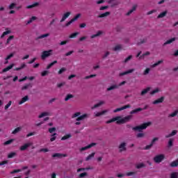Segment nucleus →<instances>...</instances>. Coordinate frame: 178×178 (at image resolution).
Segmentation results:
<instances>
[{"label":"nucleus","instance_id":"1","mask_svg":"<svg viewBox=\"0 0 178 178\" xmlns=\"http://www.w3.org/2000/svg\"><path fill=\"white\" fill-rule=\"evenodd\" d=\"M133 118V115H127L123 118L120 116L115 117L108 121H106V124H109V123H113V122H116L117 124H124V123H127V122L130 121V119Z\"/></svg>","mask_w":178,"mask_h":178},{"label":"nucleus","instance_id":"2","mask_svg":"<svg viewBox=\"0 0 178 178\" xmlns=\"http://www.w3.org/2000/svg\"><path fill=\"white\" fill-rule=\"evenodd\" d=\"M151 124H152L151 122L143 123L139 126L133 127L132 130H134L135 131H141L142 130H145V129H147L148 126H151Z\"/></svg>","mask_w":178,"mask_h":178},{"label":"nucleus","instance_id":"3","mask_svg":"<svg viewBox=\"0 0 178 178\" xmlns=\"http://www.w3.org/2000/svg\"><path fill=\"white\" fill-rule=\"evenodd\" d=\"M51 55H52V49L44 51L42 52L41 59H42V60H44V59H47V58H49V56H51Z\"/></svg>","mask_w":178,"mask_h":178},{"label":"nucleus","instance_id":"4","mask_svg":"<svg viewBox=\"0 0 178 178\" xmlns=\"http://www.w3.org/2000/svg\"><path fill=\"white\" fill-rule=\"evenodd\" d=\"M165 159V155L159 154L154 156V161L156 163H161Z\"/></svg>","mask_w":178,"mask_h":178},{"label":"nucleus","instance_id":"5","mask_svg":"<svg viewBox=\"0 0 178 178\" xmlns=\"http://www.w3.org/2000/svg\"><path fill=\"white\" fill-rule=\"evenodd\" d=\"M129 108H131V106L130 104H127L125 106H123L121 108H118L113 111L114 113H116L118 112H120V111H124V109H129Z\"/></svg>","mask_w":178,"mask_h":178},{"label":"nucleus","instance_id":"6","mask_svg":"<svg viewBox=\"0 0 178 178\" xmlns=\"http://www.w3.org/2000/svg\"><path fill=\"white\" fill-rule=\"evenodd\" d=\"M95 145H97V143H92L90 145L86 146V147H81L80 149V152H83V151H86V149H89V148H92V147H95Z\"/></svg>","mask_w":178,"mask_h":178},{"label":"nucleus","instance_id":"7","mask_svg":"<svg viewBox=\"0 0 178 178\" xmlns=\"http://www.w3.org/2000/svg\"><path fill=\"white\" fill-rule=\"evenodd\" d=\"M145 109H148V106H145V107L143 108H136L134 110H132L130 112V114L131 115H134V113H137V112H141V111H144Z\"/></svg>","mask_w":178,"mask_h":178},{"label":"nucleus","instance_id":"8","mask_svg":"<svg viewBox=\"0 0 178 178\" xmlns=\"http://www.w3.org/2000/svg\"><path fill=\"white\" fill-rule=\"evenodd\" d=\"M90 117V114L85 113L76 118V122H80V120H84V119H87V118Z\"/></svg>","mask_w":178,"mask_h":178},{"label":"nucleus","instance_id":"9","mask_svg":"<svg viewBox=\"0 0 178 178\" xmlns=\"http://www.w3.org/2000/svg\"><path fill=\"white\" fill-rule=\"evenodd\" d=\"M13 66H15V64H11L7 67L3 69L2 72H0V74H2V73H6V72H9L10 69H13Z\"/></svg>","mask_w":178,"mask_h":178},{"label":"nucleus","instance_id":"10","mask_svg":"<svg viewBox=\"0 0 178 178\" xmlns=\"http://www.w3.org/2000/svg\"><path fill=\"white\" fill-rule=\"evenodd\" d=\"M70 15H72V13L70 12H67L65 13L63 15L62 19H60V23H63V22H65V20H66L67 19V17H69V16H70Z\"/></svg>","mask_w":178,"mask_h":178},{"label":"nucleus","instance_id":"11","mask_svg":"<svg viewBox=\"0 0 178 178\" xmlns=\"http://www.w3.org/2000/svg\"><path fill=\"white\" fill-rule=\"evenodd\" d=\"M29 147H31V143H25L24 145H22L19 147V149L21 151H26V149H27V148H29Z\"/></svg>","mask_w":178,"mask_h":178},{"label":"nucleus","instance_id":"12","mask_svg":"<svg viewBox=\"0 0 178 178\" xmlns=\"http://www.w3.org/2000/svg\"><path fill=\"white\" fill-rule=\"evenodd\" d=\"M164 100H165V97H161L154 100L153 102V104L154 105H157V104H162V102H163Z\"/></svg>","mask_w":178,"mask_h":178},{"label":"nucleus","instance_id":"13","mask_svg":"<svg viewBox=\"0 0 178 178\" xmlns=\"http://www.w3.org/2000/svg\"><path fill=\"white\" fill-rule=\"evenodd\" d=\"M29 99H30L29 98L28 95H26L25 97H22L21 101H19L18 102L19 105H23V104H24V102H27V101H29Z\"/></svg>","mask_w":178,"mask_h":178},{"label":"nucleus","instance_id":"14","mask_svg":"<svg viewBox=\"0 0 178 178\" xmlns=\"http://www.w3.org/2000/svg\"><path fill=\"white\" fill-rule=\"evenodd\" d=\"M134 70H136L131 69V70L125 71L124 72H121V73H120L119 76L120 77H122V76H126V74H130V73H133V72H134Z\"/></svg>","mask_w":178,"mask_h":178},{"label":"nucleus","instance_id":"15","mask_svg":"<svg viewBox=\"0 0 178 178\" xmlns=\"http://www.w3.org/2000/svg\"><path fill=\"white\" fill-rule=\"evenodd\" d=\"M119 149H120V152H123V151H126V149H127L126 148V143H122L119 145Z\"/></svg>","mask_w":178,"mask_h":178},{"label":"nucleus","instance_id":"16","mask_svg":"<svg viewBox=\"0 0 178 178\" xmlns=\"http://www.w3.org/2000/svg\"><path fill=\"white\" fill-rule=\"evenodd\" d=\"M65 156H67V154H63L60 153H56L52 155L53 158H65Z\"/></svg>","mask_w":178,"mask_h":178},{"label":"nucleus","instance_id":"17","mask_svg":"<svg viewBox=\"0 0 178 178\" xmlns=\"http://www.w3.org/2000/svg\"><path fill=\"white\" fill-rule=\"evenodd\" d=\"M136 9H137V5H134L132 7V8L128 11V13L126 14V15L127 16H130V15H131V13H134V10H136Z\"/></svg>","mask_w":178,"mask_h":178},{"label":"nucleus","instance_id":"18","mask_svg":"<svg viewBox=\"0 0 178 178\" xmlns=\"http://www.w3.org/2000/svg\"><path fill=\"white\" fill-rule=\"evenodd\" d=\"M109 15H111V12L107 11V12H106L104 13L99 15L97 17H99V18L106 17L109 16Z\"/></svg>","mask_w":178,"mask_h":178},{"label":"nucleus","instance_id":"19","mask_svg":"<svg viewBox=\"0 0 178 178\" xmlns=\"http://www.w3.org/2000/svg\"><path fill=\"white\" fill-rule=\"evenodd\" d=\"M178 165V159L171 162V163L170 164V166L171 168H177Z\"/></svg>","mask_w":178,"mask_h":178},{"label":"nucleus","instance_id":"20","mask_svg":"<svg viewBox=\"0 0 178 178\" xmlns=\"http://www.w3.org/2000/svg\"><path fill=\"white\" fill-rule=\"evenodd\" d=\"M173 41H176V38H172L167 40L165 42L163 43V46L168 45L169 44H172V42H173Z\"/></svg>","mask_w":178,"mask_h":178},{"label":"nucleus","instance_id":"21","mask_svg":"<svg viewBox=\"0 0 178 178\" xmlns=\"http://www.w3.org/2000/svg\"><path fill=\"white\" fill-rule=\"evenodd\" d=\"M177 134V130H173L170 134L167 135L166 138H169V137H173V136H176Z\"/></svg>","mask_w":178,"mask_h":178},{"label":"nucleus","instance_id":"22","mask_svg":"<svg viewBox=\"0 0 178 178\" xmlns=\"http://www.w3.org/2000/svg\"><path fill=\"white\" fill-rule=\"evenodd\" d=\"M104 104H105V102L104 101L99 102V103L95 104L94 106L92 107V109H95V108H99V106H101V105H104Z\"/></svg>","mask_w":178,"mask_h":178},{"label":"nucleus","instance_id":"23","mask_svg":"<svg viewBox=\"0 0 178 178\" xmlns=\"http://www.w3.org/2000/svg\"><path fill=\"white\" fill-rule=\"evenodd\" d=\"M116 88H119V86L113 85L107 88V91H112V90H116Z\"/></svg>","mask_w":178,"mask_h":178},{"label":"nucleus","instance_id":"24","mask_svg":"<svg viewBox=\"0 0 178 178\" xmlns=\"http://www.w3.org/2000/svg\"><path fill=\"white\" fill-rule=\"evenodd\" d=\"M102 35V31H97V33L96 34L92 35L90 36V38H95L97 37H99V35Z\"/></svg>","mask_w":178,"mask_h":178},{"label":"nucleus","instance_id":"25","mask_svg":"<svg viewBox=\"0 0 178 178\" xmlns=\"http://www.w3.org/2000/svg\"><path fill=\"white\" fill-rule=\"evenodd\" d=\"M167 14L168 11H164L163 13H161L157 17L158 19H162V17H165V16H166Z\"/></svg>","mask_w":178,"mask_h":178},{"label":"nucleus","instance_id":"26","mask_svg":"<svg viewBox=\"0 0 178 178\" xmlns=\"http://www.w3.org/2000/svg\"><path fill=\"white\" fill-rule=\"evenodd\" d=\"M72 137V134H68L67 135H65L61 138L62 141H65V140H68V138H70Z\"/></svg>","mask_w":178,"mask_h":178},{"label":"nucleus","instance_id":"27","mask_svg":"<svg viewBox=\"0 0 178 178\" xmlns=\"http://www.w3.org/2000/svg\"><path fill=\"white\" fill-rule=\"evenodd\" d=\"M39 3H34L32 5H29L26 6V9H33V8H35L36 6H38Z\"/></svg>","mask_w":178,"mask_h":178},{"label":"nucleus","instance_id":"28","mask_svg":"<svg viewBox=\"0 0 178 178\" xmlns=\"http://www.w3.org/2000/svg\"><path fill=\"white\" fill-rule=\"evenodd\" d=\"M149 90H151V88L148 87L145 89H144L143 90H142V92H140V95H145V94H147V92H148V91H149Z\"/></svg>","mask_w":178,"mask_h":178},{"label":"nucleus","instance_id":"29","mask_svg":"<svg viewBox=\"0 0 178 178\" xmlns=\"http://www.w3.org/2000/svg\"><path fill=\"white\" fill-rule=\"evenodd\" d=\"M56 63H58V60H54V62L49 63V64L47 66L46 69H47V70L51 69V67L54 66V65H55V64H56Z\"/></svg>","mask_w":178,"mask_h":178},{"label":"nucleus","instance_id":"30","mask_svg":"<svg viewBox=\"0 0 178 178\" xmlns=\"http://www.w3.org/2000/svg\"><path fill=\"white\" fill-rule=\"evenodd\" d=\"M94 156H95V152H92V154H89L86 157V161H90V159H91L92 158H94Z\"/></svg>","mask_w":178,"mask_h":178},{"label":"nucleus","instance_id":"31","mask_svg":"<svg viewBox=\"0 0 178 178\" xmlns=\"http://www.w3.org/2000/svg\"><path fill=\"white\" fill-rule=\"evenodd\" d=\"M44 116H49V113L48 112H44V113H42L39 116V119H41V118H44Z\"/></svg>","mask_w":178,"mask_h":178},{"label":"nucleus","instance_id":"32","mask_svg":"<svg viewBox=\"0 0 178 178\" xmlns=\"http://www.w3.org/2000/svg\"><path fill=\"white\" fill-rule=\"evenodd\" d=\"M14 141H15V139H10L4 142L3 145H9L10 144H12V143H13Z\"/></svg>","mask_w":178,"mask_h":178},{"label":"nucleus","instance_id":"33","mask_svg":"<svg viewBox=\"0 0 178 178\" xmlns=\"http://www.w3.org/2000/svg\"><path fill=\"white\" fill-rule=\"evenodd\" d=\"M74 96L73 95H72V94H68V95H67V96L65 97V101H69V99H72V98H74Z\"/></svg>","mask_w":178,"mask_h":178},{"label":"nucleus","instance_id":"34","mask_svg":"<svg viewBox=\"0 0 178 178\" xmlns=\"http://www.w3.org/2000/svg\"><path fill=\"white\" fill-rule=\"evenodd\" d=\"M105 113H106V111H103L102 112H98L95 114V116L97 118L99 117V116H102V115H105Z\"/></svg>","mask_w":178,"mask_h":178},{"label":"nucleus","instance_id":"35","mask_svg":"<svg viewBox=\"0 0 178 178\" xmlns=\"http://www.w3.org/2000/svg\"><path fill=\"white\" fill-rule=\"evenodd\" d=\"M29 87H31V88L32 87L31 83L26 84L25 86H24L22 88V91H24L25 90H27V88H29Z\"/></svg>","mask_w":178,"mask_h":178},{"label":"nucleus","instance_id":"36","mask_svg":"<svg viewBox=\"0 0 178 178\" xmlns=\"http://www.w3.org/2000/svg\"><path fill=\"white\" fill-rule=\"evenodd\" d=\"M15 155H16V152H10V153H9V154H8V159L15 158Z\"/></svg>","mask_w":178,"mask_h":178},{"label":"nucleus","instance_id":"37","mask_svg":"<svg viewBox=\"0 0 178 178\" xmlns=\"http://www.w3.org/2000/svg\"><path fill=\"white\" fill-rule=\"evenodd\" d=\"M136 168V169H141V168H145V164L140 163L139 164H137Z\"/></svg>","mask_w":178,"mask_h":178},{"label":"nucleus","instance_id":"38","mask_svg":"<svg viewBox=\"0 0 178 178\" xmlns=\"http://www.w3.org/2000/svg\"><path fill=\"white\" fill-rule=\"evenodd\" d=\"M47 37H49V33H45V34H43V35H41L40 36H38V40H41L42 38H45Z\"/></svg>","mask_w":178,"mask_h":178},{"label":"nucleus","instance_id":"39","mask_svg":"<svg viewBox=\"0 0 178 178\" xmlns=\"http://www.w3.org/2000/svg\"><path fill=\"white\" fill-rule=\"evenodd\" d=\"M120 49H122V46L120 44H118L116 45L113 49V51H120Z\"/></svg>","mask_w":178,"mask_h":178},{"label":"nucleus","instance_id":"40","mask_svg":"<svg viewBox=\"0 0 178 178\" xmlns=\"http://www.w3.org/2000/svg\"><path fill=\"white\" fill-rule=\"evenodd\" d=\"M22 130L21 127H17L15 130L13 131L12 134H17V133H19Z\"/></svg>","mask_w":178,"mask_h":178},{"label":"nucleus","instance_id":"41","mask_svg":"<svg viewBox=\"0 0 178 178\" xmlns=\"http://www.w3.org/2000/svg\"><path fill=\"white\" fill-rule=\"evenodd\" d=\"M177 113H178V110H176L172 113L170 114L169 117L170 118H175V116H177Z\"/></svg>","mask_w":178,"mask_h":178},{"label":"nucleus","instance_id":"42","mask_svg":"<svg viewBox=\"0 0 178 178\" xmlns=\"http://www.w3.org/2000/svg\"><path fill=\"white\" fill-rule=\"evenodd\" d=\"M37 19V17H34L33 16L28 22H27V24H30V23H33V22H34V20Z\"/></svg>","mask_w":178,"mask_h":178},{"label":"nucleus","instance_id":"43","mask_svg":"<svg viewBox=\"0 0 178 178\" xmlns=\"http://www.w3.org/2000/svg\"><path fill=\"white\" fill-rule=\"evenodd\" d=\"M56 133H54L51 135V138H50V141L52 143L56 140Z\"/></svg>","mask_w":178,"mask_h":178},{"label":"nucleus","instance_id":"44","mask_svg":"<svg viewBox=\"0 0 178 178\" xmlns=\"http://www.w3.org/2000/svg\"><path fill=\"white\" fill-rule=\"evenodd\" d=\"M161 63H163V60H161L156 62V63L153 64L152 67H156L159 65H161Z\"/></svg>","mask_w":178,"mask_h":178},{"label":"nucleus","instance_id":"45","mask_svg":"<svg viewBox=\"0 0 178 178\" xmlns=\"http://www.w3.org/2000/svg\"><path fill=\"white\" fill-rule=\"evenodd\" d=\"M10 105H12V101H9L8 103L4 107L5 111H8Z\"/></svg>","mask_w":178,"mask_h":178},{"label":"nucleus","instance_id":"46","mask_svg":"<svg viewBox=\"0 0 178 178\" xmlns=\"http://www.w3.org/2000/svg\"><path fill=\"white\" fill-rule=\"evenodd\" d=\"M170 178H178V172H172L170 175Z\"/></svg>","mask_w":178,"mask_h":178},{"label":"nucleus","instance_id":"47","mask_svg":"<svg viewBox=\"0 0 178 178\" xmlns=\"http://www.w3.org/2000/svg\"><path fill=\"white\" fill-rule=\"evenodd\" d=\"M8 34H10V31H6L3 33V34L1 35V38H3L5 35H8Z\"/></svg>","mask_w":178,"mask_h":178},{"label":"nucleus","instance_id":"48","mask_svg":"<svg viewBox=\"0 0 178 178\" xmlns=\"http://www.w3.org/2000/svg\"><path fill=\"white\" fill-rule=\"evenodd\" d=\"M14 38H15L14 35L9 36V38L7 39L6 44H9L10 41H12V40H13Z\"/></svg>","mask_w":178,"mask_h":178},{"label":"nucleus","instance_id":"49","mask_svg":"<svg viewBox=\"0 0 178 178\" xmlns=\"http://www.w3.org/2000/svg\"><path fill=\"white\" fill-rule=\"evenodd\" d=\"M79 35V32L74 33L70 35V38H76Z\"/></svg>","mask_w":178,"mask_h":178},{"label":"nucleus","instance_id":"50","mask_svg":"<svg viewBox=\"0 0 178 178\" xmlns=\"http://www.w3.org/2000/svg\"><path fill=\"white\" fill-rule=\"evenodd\" d=\"M92 77H97V74H90L89 76H86L85 79L88 80V79H92Z\"/></svg>","mask_w":178,"mask_h":178},{"label":"nucleus","instance_id":"51","mask_svg":"<svg viewBox=\"0 0 178 178\" xmlns=\"http://www.w3.org/2000/svg\"><path fill=\"white\" fill-rule=\"evenodd\" d=\"M64 72H66V68L62 67L61 69L59 70V71L58 72V74H62V73H64Z\"/></svg>","mask_w":178,"mask_h":178},{"label":"nucleus","instance_id":"52","mask_svg":"<svg viewBox=\"0 0 178 178\" xmlns=\"http://www.w3.org/2000/svg\"><path fill=\"white\" fill-rule=\"evenodd\" d=\"M48 73H49V72H48L47 70H44V71L42 72L41 76L45 77V76H47V74H48Z\"/></svg>","mask_w":178,"mask_h":178},{"label":"nucleus","instance_id":"53","mask_svg":"<svg viewBox=\"0 0 178 178\" xmlns=\"http://www.w3.org/2000/svg\"><path fill=\"white\" fill-rule=\"evenodd\" d=\"M145 136V134H144V133H139L136 135V137L137 138H143Z\"/></svg>","mask_w":178,"mask_h":178},{"label":"nucleus","instance_id":"54","mask_svg":"<svg viewBox=\"0 0 178 178\" xmlns=\"http://www.w3.org/2000/svg\"><path fill=\"white\" fill-rule=\"evenodd\" d=\"M156 92H159V88H156L155 90H152L150 92V95H154V94H156Z\"/></svg>","mask_w":178,"mask_h":178},{"label":"nucleus","instance_id":"55","mask_svg":"<svg viewBox=\"0 0 178 178\" xmlns=\"http://www.w3.org/2000/svg\"><path fill=\"white\" fill-rule=\"evenodd\" d=\"M131 58H133V56L130 55L125 60H124V63H127L129 60H131Z\"/></svg>","mask_w":178,"mask_h":178},{"label":"nucleus","instance_id":"56","mask_svg":"<svg viewBox=\"0 0 178 178\" xmlns=\"http://www.w3.org/2000/svg\"><path fill=\"white\" fill-rule=\"evenodd\" d=\"M80 16H81V14L79 13L76 15V17H73L72 19L74 22H76V20H77V19H79L80 17Z\"/></svg>","mask_w":178,"mask_h":178},{"label":"nucleus","instance_id":"57","mask_svg":"<svg viewBox=\"0 0 178 178\" xmlns=\"http://www.w3.org/2000/svg\"><path fill=\"white\" fill-rule=\"evenodd\" d=\"M80 115H81V113L80 112H76L72 115V119H74V118L79 117Z\"/></svg>","mask_w":178,"mask_h":178},{"label":"nucleus","instance_id":"58","mask_svg":"<svg viewBox=\"0 0 178 178\" xmlns=\"http://www.w3.org/2000/svg\"><path fill=\"white\" fill-rule=\"evenodd\" d=\"M14 55H15V54H14L13 53L10 54L6 58V60H9V59H10V58H13Z\"/></svg>","mask_w":178,"mask_h":178},{"label":"nucleus","instance_id":"59","mask_svg":"<svg viewBox=\"0 0 178 178\" xmlns=\"http://www.w3.org/2000/svg\"><path fill=\"white\" fill-rule=\"evenodd\" d=\"M39 152H49V149L47 148H42L39 150Z\"/></svg>","mask_w":178,"mask_h":178},{"label":"nucleus","instance_id":"60","mask_svg":"<svg viewBox=\"0 0 178 178\" xmlns=\"http://www.w3.org/2000/svg\"><path fill=\"white\" fill-rule=\"evenodd\" d=\"M145 42H147V39H143L140 42H138V45H141V44H145Z\"/></svg>","mask_w":178,"mask_h":178},{"label":"nucleus","instance_id":"61","mask_svg":"<svg viewBox=\"0 0 178 178\" xmlns=\"http://www.w3.org/2000/svg\"><path fill=\"white\" fill-rule=\"evenodd\" d=\"M150 70H151V69L147 68V69L144 71L143 74H144L145 76H147V74H148V73H149V71H150Z\"/></svg>","mask_w":178,"mask_h":178},{"label":"nucleus","instance_id":"62","mask_svg":"<svg viewBox=\"0 0 178 178\" xmlns=\"http://www.w3.org/2000/svg\"><path fill=\"white\" fill-rule=\"evenodd\" d=\"M15 6H16V3H12L10 6H9V9L12 10L15 8Z\"/></svg>","mask_w":178,"mask_h":178},{"label":"nucleus","instance_id":"63","mask_svg":"<svg viewBox=\"0 0 178 178\" xmlns=\"http://www.w3.org/2000/svg\"><path fill=\"white\" fill-rule=\"evenodd\" d=\"M54 131H56V128L52 127L49 129V132L54 133Z\"/></svg>","mask_w":178,"mask_h":178},{"label":"nucleus","instance_id":"64","mask_svg":"<svg viewBox=\"0 0 178 178\" xmlns=\"http://www.w3.org/2000/svg\"><path fill=\"white\" fill-rule=\"evenodd\" d=\"M87 175H88L87 172L81 173L79 175V177H81V178L86 177V176H87Z\"/></svg>","mask_w":178,"mask_h":178}]
</instances>
